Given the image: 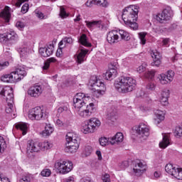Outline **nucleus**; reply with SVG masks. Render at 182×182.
Instances as JSON below:
<instances>
[{"instance_id": "1", "label": "nucleus", "mask_w": 182, "mask_h": 182, "mask_svg": "<svg viewBox=\"0 0 182 182\" xmlns=\"http://www.w3.org/2000/svg\"><path fill=\"white\" fill-rule=\"evenodd\" d=\"M115 89L119 93L133 92L136 87V80L131 77H122L114 82Z\"/></svg>"}, {"instance_id": "2", "label": "nucleus", "mask_w": 182, "mask_h": 182, "mask_svg": "<svg viewBox=\"0 0 182 182\" xmlns=\"http://www.w3.org/2000/svg\"><path fill=\"white\" fill-rule=\"evenodd\" d=\"M101 122L97 118H92L87 122L82 124L81 132L84 134H89V133H95L100 127Z\"/></svg>"}, {"instance_id": "3", "label": "nucleus", "mask_w": 182, "mask_h": 182, "mask_svg": "<svg viewBox=\"0 0 182 182\" xmlns=\"http://www.w3.org/2000/svg\"><path fill=\"white\" fill-rule=\"evenodd\" d=\"M89 85L90 87H92L94 96H96V97H100L105 93V84L100 80H97L96 77L90 80Z\"/></svg>"}, {"instance_id": "4", "label": "nucleus", "mask_w": 182, "mask_h": 182, "mask_svg": "<svg viewBox=\"0 0 182 182\" xmlns=\"http://www.w3.org/2000/svg\"><path fill=\"white\" fill-rule=\"evenodd\" d=\"M90 99V96L85 95V94L80 92L76 94V95L73 98V106L77 112V110H80V109H82L83 107H86L87 106V100Z\"/></svg>"}, {"instance_id": "5", "label": "nucleus", "mask_w": 182, "mask_h": 182, "mask_svg": "<svg viewBox=\"0 0 182 182\" xmlns=\"http://www.w3.org/2000/svg\"><path fill=\"white\" fill-rule=\"evenodd\" d=\"M55 168L60 173V174H68L70 173L73 168V163L68 160H58L55 164Z\"/></svg>"}, {"instance_id": "6", "label": "nucleus", "mask_w": 182, "mask_h": 182, "mask_svg": "<svg viewBox=\"0 0 182 182\" xmlns=\"http://www.w3.org/2000/svg\"><path fill=\"white\" fill-rule=\"evenodd\" d=\"M134 9H133L132 7H127L123 10L122 19L124 23L137 21V18H139V11L137 8H134Z\"/></svg>"}, {"instance_id": "7", "label": "nucleus", "mask_w": 182, "mask_h": 182, "mask_svg": "<svg viewBox=\"0 0 182 182\" xmlns=\"http://www.w3.org/2000/svg\"><path fill=\"white\" fill-rule=\"evenodd\" d=\"M135 133L141 140H147L150 136V128L146 124L141 123L134 127Z\"/></svg>"}, {"instance_id": "8", "label": "nucleus", "mask_w": 182, "mask_h": 182, "mask_svg": "<svg viewBox=\"0 0 182 182\" xmlns=\"http://www.w3.org/2000/svg\"><path fill=\"white\" fill-rule=\"evenodd\" d=\"M95 112H96V107H95V104L92 102L85 106V107L78 109L77 113L80 117L88 119V117H90Z\"/></svg>"}, {"instance_id": "9", "label": "nucleus", "mask_w": 182, "mask_h": 182, "mask_svg": "<svg viewBox=\"0 0 182 182\" xmlns=\"http://www.w3.org/2000/svg\"><path fill=\"white\" fill-rule=\"evenodd\" d=\"M0 95L4 96L7 104H14V89L11 87L0 86Z\"/></svg>"}, {"instance_id": "10", "label": "nucleus", "mask_w": 182, "mask_h": 182, "mask_svg": "<svg viewBox=\"0 0 182 182\" xmlns=\"http://www.w3.org/2000/svg\"><path fill=\"white\" fill-rule=\"evenodd\" d=\"M173 10L171 7H167L163 10L161 13L156 15V21L163 23L164 21H170L173 18Z\"/></svg>"}, {"instance_id": "11", "label": "nucleus", "mask_w": 182, "mask_h": 182, "mask_svg": "<svg viewBox=\"0 0 182 182\" xmlns=\"http://www.w3.org/2000/svg\"><path fill=\"white\" fill-rule=\"evenodd\" d=\"M43 109L41 107H36L30 110L28 117L31 120H41L43 117Z\"/></svg>"}, {"instance_id": "12", "label": "nucleus", "mask_w": 182, "mask_h": 182, "mask_svg": "<svg viewBox=\"0 0 182 182\" xmlns=\"http://www.w3.org/2000/svg\"><path fill=\"white\" fill-rule=\"evenodd\" d=\"M174 71L168 70L166 74H161L159 76V82L161 85H167V83H171L173 79H174Z\"/></svg>"}, {"instance_id": "13", "label": "nucleus", "mask_w": 182, "mask_h": 182, "mask_svg": "<svg viewBox=\"0 0 182 182\" xmlns=\"http://www.w3.org/2000/svg\"><path fill=\"white\" fill-rule=\"evenodd\" d=\"M12 73L15 82H20V80H22V79L27 75L25 68L22 66L17 67L15 71H13Z\"/></svg>"}, {"instance_id": "14", "label": "nucleus", "mask_w": 182, "mask_h": 182, "mask_svg": "<svg viewBox=\"0 0 182 182\" xmlns=\"http://www.w3.org/2000/svg\"><path fill=\"white\" fill-rule=\"evenodd\" d=\"M43 92V88L41 85H34L28 90V95L31 97H39Z\"/></svg>"}, {"instance_id": "15", "label": "nucleus", "mask_w": 182, "mask_h": 182, "mask_svg": "<svg viewBox=\"0 0 182 182\" xmlns=\"http://www.w3.org/2000/svg\"><path fill=\"white\" fill-rule=\"evenodd\" d=\"M18 38V35L15 32L11 31L10 33H6L0 35V42L4 45H6L9 41H15Z\"/></svg>"}, {"instance_id": "16", "label": "nucleus", "mask_w": 182, "mask_h": 182, "mask_svg": "<svg viewBox=\"0 0 182 182\" xmlns=\"http://www.w3.org/2000/svg\"><path fill=\"white\" fill-rule=\"evenodd\" d=\"M107 41L110 45H114L119 42V31L113 30L107 33Z\"/></svg>"}, {"instance_id": "17", "label": "nucleus", "mask_w": 182, "mask_h": 182, "mask_svg": "<svg viewBox=\"0 0 182 182\" xmlns=\"http://www.w3.org/2000/svg\"><path fill=\"white\" fill-rule=\"evenodd\" d=\"M41 150V143L30 140L27 144V153H38Z\"/></svg>"}, {"instance_id": "18", "label": "nucleus", "mask_w": 182, "mask_h": 182, "mask_svg": "<svg viewBox=\"0 0 182 182\" xmlns=\"http://www.w3.org/2000/svg\"><path fill=\"white\" fill-rule=\"evenodd\" d=\"M55 49V46L53 44H49L47 47L40 48H39V53L43 58H48L53 53V50Z\"/></svg>"}, {"instance_id": "19", "label": "nucleus", "mask_w": 182, "mask_h": 182, "mask_svg": "<svg viewBox=\"0 0 182 182\" xmlns=\"http://www.w3.org/2000/svg\"><path fill=\"white\" fill-rule=\"evenodd\" d=\"M117 76V70H116V66L111 65L109 69L102 75V77L105 80H110Z\"/></svg>"}, {"instance_id": "20", "label": "nucleus", "mask_w": 182, "mask_h": 182, "mask_svg": "<svg viewBox=\"0 0 182 182\" xmlns=\"http://www.w3.org/2000/svg\"><path fill=\"white\" fill-rule=\"evenodd\" d=\"M151 56L154 59L151 63V66L159 68L161 65V55L157 50H153L151 53Z\"/></svg>"}, {"instance_id": "21", "label": "nucleus", "mask_w": 182, "mask_h": 182, "mask_svg": "<svg viewBox=\"0 0 182 182\" xmlns=\"http://www.w3.org/2000/svg\"><path fill=\"white\" fill-rule=\"evenodd\" d=\"M170 97V90H164L161 93L160 102L162 106L168 105V97Z\"/></svg>"}, {"instance_id": "22", "label": "nucleus", "mask_w": 182, "mask_h": 182, "mask_svg": "<svg viewBox=\"0 0 182 182\" xmlns=\"http://www.w3.org/2000/svg\"><path fill=\"white\" fill-rule=\"evenodd\" d=\"M134 173L137 176H141L146 171V165L141 162L136 163L133 168Z\"/></svg>"}, {"instance_id": "23", "label": "nucleus", "mask_w": 182, "mask_h": 182, "mask_svg": "<svg viewBox=\"0 0 182 182\" xmlns=\"http://www.w3.org/2000/svg\"><path fill=\"white\" fill-rule=\"evenodd\" d=\"M88 50L84 49L83 47H80V53L77 55L76 62L78 63H83L85 62V58L87 55Z\"/></svg>"}, {"instance_id": "24", "label": "nucleus", "mask_w": 182, "mask_h": 182, "mask_svg": "<svg viewBox=\"0 0 182 182\" xmlns=\"http://www.w3.org/2000/svg\"><path fill=\"white\" fill-rule=\"evenodd\" d=\"M124 139V136L122 132H117L115 136L110 138V144H119V143H122L123 139Z\"/></svg>"}, {"instance_id": "25", "label": "nucleus", "mask_w": 182, "mask_h": 182, "mask_svg": "<svg viewBox=\"0 0 182 182\" xmlns=\"http://www.w3.org/2000/svg\"><path fill=\"white\" fill-rule=\"evenodd\" d=\"M154 114H155V123L156 124H160L163 120H164V112L160 110V109H156L154 111Z\"/></svg>"}, {"instance_id": "26", "label": "nucleus", "mask_w": 182, "mask_h": 182, "mask_svg": "<svg viewBox=\"0 0 182 182\" xmlns=\"http://www.w3.org/2000/svg\"><path fill=\"white\" fill-rule=\"evenodd\" d=\"M66 141L80 143V137L73 132H68L66 135Z\"/></svg>"}, {"instance_id": "27", "label": "nucleus", "mask_w": 182, "mask_h": 182, "mask_svg": "<svg viewBox=\"0 0 182 182\" xmlns=\"http://www.w3.org/2000/svg\"><path fill=\"white\" fill-rule=\"evenodd\" d=\"M0 18L4 19L6 22H9V19H11V12H9V6H6L4 9L0 13Z\"/></svg>"}, {"instance_id": "28", "label": "nucleus", "mask_w": 182, "mask_h": 182, "mask_svg": "<svg viewBox=\"0 0 182 182\" xmlns=\"http://www.w3.org/2000/svg\"><path fill=\"white\" fill-rule=\"evenodd\" d=\"M85 23L87 28H90V29H92V28H95V26H96L97 28L103 29V25H102V21H85Z\"/></svg>"}, {"instance_id": "29", "label": "nucleus", "mask_w": 182, "mask_h": 182, "mask_svg": "<svg viewBox=\"0 0 182 182\" xmlns=\"http://www.w3.org/2000/svg\"><path fill=\"white\" fill-rule=\"evenodd\" d=\"M163 139L159 143V147L161 149H166L170 144V139H168V134H162Z\"/></svg>"}, {"instance_id": "30", "label": "nucleus", "mask_w": 182, "mask_h": 182, "mask_svg": "<svg viewBox=\"0 0 182 182\" xmlns=\"http://www.w3.org/2000/svg\"><path fill=\"white\" fill-rule=\"evenodd\" d=\"M1 80L2 82H6V83H12V82L15 81V78L14 77V73H11V74H6L1 76Z\"/></svg>"}, {"instance_id": "31", "label": "nucleus", "mask_w": 182, "mask_h": 182, "mask_svg": "<svg viewBox=\"0 0 182 182\" xmlns=\"http://www.w3.org/2000/svg\"><path fill=\"white\" fill-rule=\"evenodd\" d=\"M116 114H117V109L114 107L107 109V116L109 120H114Z\"/></svg>"}, {"instance_id": "32", "label": "nucleus", "mask_w": 182, "mask_h": 182, "mask_svg": "<svg viewBox=\"0 0 182 182\" xmlns=\"http://www.w3.org/2000/svg\"><path fill=\"white\" fill-rule=\"evenodd\" d=\"M53 133V127H52L50 124H46L45 129L42 132L41 134L43 136V137H46L48 136H50Z\"/></svg>"}, {"instance_id": "33", "label": "nucleus", "mask_w": 182, "mask_h": 182, "mask_svg": "<svg viewBox=\"0 0 182 182\" xmlns=\"http://www.w3.org/2000/svg\"><path fill=\"white\" fill-rule=\"evenodd\" d=\"M77 149H79L77 144H75V145H72V144L70 145L65 144V151L67 153H76Z\"/></svg>"}, {"instance_id": "34", "label": "nucleus", "mask_w": 182, "mask_h": 182, "mask_svg": "<svg viewBox=\"0 0 182 182\" xmlns=\"http://www.w3.org/2000/svg\"><path fill=\"white\" fill-rule=\"evenodd\" d=\"M79 42L83 46H86V48H90V46H92V43L87 41V36H86L85 34H82L80 37Z\"/></svg>"}, {"instance_id": "35", "label": "nucleus", "mask_w": 182, "mask_h": 182, "mask_svg": "<svg viewBox=\"0 0 182 182\" xmlns=\"http://www.w3.org/2000/svg\"><path fill=\"white\" fill-rule=\"evenodd\" d=\"M120 35L121 39L125 41V42L129 41L130 39V34L124 30H119L118 36Z\"/></svg>"}, {"instance_id": "36", "label": "nucleus", "mask_w": 182, "mask_h": 182, "mask_svg": "<svg viewBox=\"0 0 182 182\" xmlns=\"http://www.w3.org/2000/svg\"><path fill=\"white\" fill-rule=\"evenodd\" d=\"M16 127L19 129V130H21L22 131V134L23 136H25V134H26V132L28 130V126L26 125V123H23V122H20L18 124H17L16 125Z\"/></svg>"}, {"instance_id": "37", "label": "nucleus", "mask_w": 182, "mask_h": 182, "mask_svg": "<svg viewBox=\"0 0 182 182\" xmlns=\"http://www.w3.org/2000/svg\"><path fill=\"white\" fill-rule=\"evenodd\" d=\"M73 40L72 38H68L65 37L64 39H63L58 44L59 48H65L66 46V43H73Z\"/></svg>"}, {"instance_id": "38", "label": "nucleus", "mask_w": 182, "mask_h": 182, "mask_svg": "<svg viewBox=\"0 0 182 182\" xmlns=\"http://www.w3.org/2000/svg\"><path fill=\"white\" fill-rule=\"evenodd\" d=\"M56 62V60L55 58H48L45 63L44 65L43 66V70H48L49 69V66H50V63H55Z\"/></svg>"}, {"instance_id": "39", "label": "nucleus", "mask_w": 182, "mask_h": 182, "mask_svg": "<svg viewBox=\"0 0 182 182\" xmlns=\"http://www.w3.org/2000/svg\"><path fill=\"white\" fill-rule=\"evenodd\" d=\"M52 147H53V144L48 141L40 143V149H41L42 150H48L49 149H52Z\"/></svg>"}, {"instance_id": "40", "label": "nucleus", "mask_w": 182, "mask_h": 182, "mask_svg": "<svg viewBox=\"0 0 182 182\" xmlns=\"http://www.w3.org/2000/svg\"><path fill=\"white\" fill-rule=\"evenodd\" d=\"M95 5L97 6H102V8H107L109 3L107 0H95Z\"/></svg>"}, {"instance_id": "41", "label": "nucleus", "mask_w": 182, "mask_h": 182, "mask_svg": "<svg viewBox=\"0 0 182 182\" xmlns=\"http://www.w3.org/2000/svg\"><path fill=\"white\" fill-rule=\"evenodd\" d=\"M100 146H107V144H110V138L101 137L99 139Z\"/></svg>"}, {"instance_id": "42", "label": "nucleus", "mask_w": 182, "mask_h": 182, "mask_svg": "<svg viewBox=\"0 0 182 182\" xmlns=\"http://www.w3.org/2000/svg\"><path fill=\"white\" fill-rule=\"evenodd\" d=\"M147 35V33L146 32H141L139 33V38L140 39V43L141 45H146V36Z\"/></svg>"}, {"instance_id": "43", "label": "nucleus", "mask_w": 182, "mask_h": 182, "mask_svg": "<svg viewBox=\"0 0 182 182\" xmlns=\"http://www.w3.org/2000/svg\"><path fill=\"white\" fill-rule=\"evenodd\" d=\"M125 24H127V26H129L131 29H133V31H136V29H139V24H137V23L135 21H128L127 23H125Z\"/></svg>"}, {"instance_id": "44", "label": "nucleus", "mask_w": 182, "mask_h": 182, "mask_svg": "<svg viewBox=\"0 0 182 182\" xmlns=\"http://www.w3.org/2000/svg\"><path fill=\"white\" fill-rule=\"evenodd\" d=\"M18 52L20 54L21 56L23 58H25L26 56H28V48L23 47V48H19L18 49Z\"/></svg>"}, {"instance_id": "45", "label": "nucleus", "mask_w": 182, "mask_h": 182, "mask_svg": "<svg viewBox=\"0 0 182 182\" xmlns=\"http://www.w3.org/2000/svg\"><path fill=\"white\" fill-rule=\"evenodd\" d=\"M60 16L62 18V19H65V18H68V16H69V14L66 13V11L63 6L60 7Z\"/></svg>"}, {"instance_id": "46", "label": "nucleus", "mask_w": 182, "mask_h": 182, "mask_svg": "<svg viewBox=\"0 0 182 182\" xmlns=\"http://www.w3.org/2000/svg\"><path fill=\"white\" fill-rule=\"evenodd\" d=\"M174 135L176 137H182V127H176L174 131Z\"/></svg>"}, {"instance_id": "47", "label": "nucleus", "mask_w": 182, "mask_h": 182, "mask_svg": "<svg viewBox=\"0 0 182 182\" xmlns=\"http://www.w3.org/2000/svg\"><path fill=\"white\" fill-rule=\"evenodd\" d=\"M20 182H31V174L26 173L20 179Z\"/></svg>"}, {"instance_id": "48", "label": "nucleus", "mask_w": 182, "mask_h": 182, "mask_svg": "<svg viewBox=\"0 0 182 182\" xmlns=\"http://www.w3.org/2000/svg\"><path fill=\"white\" fill-rule=\"evenodd\" d=\"M5 149V140L4 137L0 136V154H2V151Z\"/></svg>"}, {"instance_id": "49", "label": "nucleus", "mask_w": 182, "mask_h": 182, "mask_svg": "<svg viewBox=\"0 0 182 182\" xmlns=\"http://www.w3.org/2000/svg\"><path fill=\"white\" fill-rule=\"evenodd\" d=\"M6 112L9 114L14 112V104H7Z\"/></svg>"}, {"instance_id": "50", "label": "nucleus", "mask_w": 182, "mask_h": 182, "mask_svg": "<svg viewBox=\"0 0 182 182\" xmlns=\"http://www.w3.org/2000/svg\"><path fill=\"white\" fill-rule=\"evenodd\" d=\"M154 75H156V71L154 70H151L147 72L145 77H147V79H153V77H154Z\"/></svg>"}, {"instance_id": "51", "label": "nucleus", "mask_w": 182, "mask_h": 182, "mask_svg": "<svg viewBox=\"0 0 182 182\" xmlns=\"http://www.w3.org/2000/svg\"><path fill=\"white\" fill-rule=\"evenodd\" d=\"M36 16L39 19H48V16L43 15V13H42L41 11H36Z\"/></svg>"}, {"instance_id": "52", "label": "nucleus", "mask_w": 182, "mask_h": 182, "mask_svg": "<svg viewBox=\"0 0 182 182\" xmlns=\"http://www.w3.org/2000/svg\"><path fill=\"white\" fill-rule=\"evenodd\" d=\"M147 90H150L152 92L153 90H156V84L154 82H149L146 85Z\"/></svg>"}, {"instance_id": "53", "label": "nucleus", "mask_w": 182, "mask_h": 182, "mask_svg": "<svg viewBox=\"0 0 182 182\" xmlns=\"http://www.w3.org/2000/svg\"><path fill=\"white\" fill-rule=\"evenodd\" d=\"M92 151H93V149L92 148V146H86L85 149V155L86 156H90V154H92Z\"/></svg>"}, {"instance_id": "54", "label": "nucleus", "mask_w": 182, "mask_h": 182, "mask_svg": "<svg viewBox=\"0 0 182 182\" xmlns=\"http://www.w3.org/2000/svg\"><path fill=\"white\" fill-rule=\"evenodd\" d=\"M41 176L43 177H49L50 176V171L49 169H44L41 171Z\"/></svg>"}, {"instance_id": "55", "label": "nucleus", "mask_w": 182, "mask_h": 182, "mask_svg": "<svg viewBox=\"0 0 182 182\" xmlns=\"http://www.w3.org/2000/svg\"><path fill=\"white\" fill-rule=\"evenodd\" d=\"M86 6H87L88 8H92V6H93V5H96V0H88L86 3H85Z\"/></svg>"}, {"instance_id": "56", "label": "nucleus", "mask_w": 182, "mask_h": 182, "mask_svg": "<svg viewBox=\"0 0 182 182\" xmlns=\"http://www.w3.org/2000/svg\"><path fill=\"white\" fill-rule=\"evenodd\" d=\"M28 11H29V4H23V6L21 7V12H23V14H26Z\"/></svg>"}, {"instance_id": "57", "label": "nucleus", "mask_w": 182, "mask_h": 182, "mask_svg": "<svg viewBox=\"0 0 182 182\" xmlns=\"http://www.w3.org/2000/svg\"><path fill=\"white\" fill-rule=\"evenodd\" d=\"M16 26L18 28V29H23L25 28V23L22 21H17Z\"/></svg>"}, {"instance_id": "58", "label": "nucleus", "mask_w": 182, "mask_h": 182, "mask_svg": "<svg viewBox=\"0 0 182 182\" xmlns=\"http://www.w3.org/2000/svg\"><path fill=\"white\" fill-rule=\"evenodd\" d=\"M9 66V62L6 61L0 63V70H3L5 68H8Z\"/></svg>"}, {"instance_id": "59", "label": "nucleus", "mask_w": 182, "mask_h": 182, "mask_svg": "<svg viewBox=\"0 0 182 182\" xmlns=\"http://www.w3.org/2000/svg\"><path fill=\"white\" fill-rule=\"evenodd\" d=\"M63 182H75V177L69 176L63 179Z\"/></svg>"}, {"instance_id": "60", "label": "nucleus", "mask_w": 182, "mask_h": 182, "mask_svg": "<svg viewBox=\"0 0 182 182\" xmlns=\"http://www.w3.org/2000/svg\"><path fill=\"white\" fill-rule=\"evenodd\" d=\"M121 168L124 169L126 167H129V162L127 161H123L120 165Z\"/></svg>"}, {"instance_id": "61", "label": "nucleus", "mask_w": 182, "mask_h": 182, "mask_svg": "<svg viewBox=\"0 0 182 182\" xmlns=\"http://www.w3.org/2000/svg\"><path fill=\"white\" fill-rule=\"evenodd\" d=\"M146 69V66L145 65H140L138 68H137V72H139V73H141L143 72H144V70Z\"/></svg>"}, {"instance_id": "62", "label": "nucleus", "mask_w": 182, "mask_h": 182, "mask_svg": "<svg viewBox=\"0 0 182 182\" xmlns=\"http://www.w3.org/2000/svg\"><path fill=\"white\" fill-rule=\"evenodd\" d=\"M109 174H105L102 176V181L104 182H108L110 181V178H109Z\"/></svg>"}, {"instance_id": "63", "label": "nucleus", "mask_w": 182, "mask_h": 182, "mask_svg": "<svg viewBox=\"0 0 182 182\" xmlns=\"http://www.w3.org/2000/svg\"><path fill=\"white\" fill-rule=\"evenodd\" d=\"M60 48L57 50V52H56V56L58 58H60V56H62V49H63V48H60Z\"/></svg>"}, {"instance_id": "64", "label": "nucleus", "mask_w": 182, "mask_h": 182, "mask_svg": "<svg viewBox=\"0 0 182 182\" xmlns=\"http://www.w3.org/2000/svg\"><path fill=\"white\" fill-rule=\"evenodd\" d=\"M0 182H11L8 178H2L0 175Z\"/></svg>"}]
</instances>
